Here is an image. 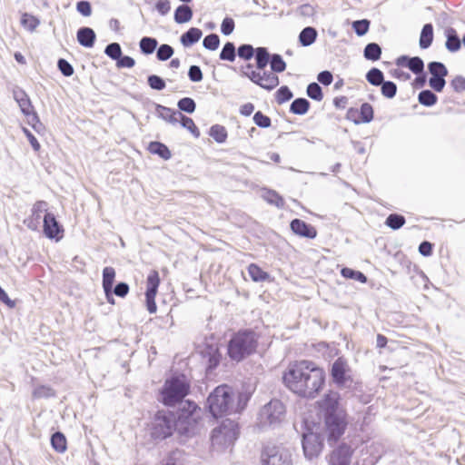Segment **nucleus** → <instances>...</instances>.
Returning <instances> with one entry per match:
<instances>
[{
  "label": "nucleus",
  "instance_id": "nucleus-1",
  "mask_svg": "<svg viewBox=\"0 0 465 465\" xmlns=\"http://www.w3.org/2000/svg\"><path fill=\"white\" fill-rule=\"evenodd\" d=\"M283 381L298 396L314 399L324 385L325 372L313 361H295L284 372Z\"/></svg>",
  "mask_w": 465,
  "mask_h": 465
},
{
  "label": "nucleus",
  "instance_id": "nucleus-30",
  "mask_svg": "<svg viewBox=\"0 0 465 465\" xmlns=\"http://www.w3.org/2000/svg\"><path fill=\"white\" fill-rule=\"evenodd\" d=\"M363 55L367 60L377 61L381 58V48L376 43H370L365 46Z\"/></svg>",
  "mask_w": 465,
  "mask_h": 465
},
{
  "label": "nucleus",
  "instance_id": "nucleus-24",
  "mask_svg": "<svg viewBox=\"0 0 465 465\" xmlns=\"http://www.w3.org/2000/svg\"><path fill=\"white\" fill-rule=\"evenodd\" d=\"M432 41H433V26L431 24H426L423 25L421 32H420V40H419L420 47L421 49H427L431 45Z\"/></svg>",
  "mask_w": 465,
  "mask_h": 465
},
{
  "label": "nucleus",
  "instance_id": "nucleus-27",
  "mask_svg": "<svg viewBox=\"0 0 465 465\" xmlns=\"http://www.w3.org/2000/svg\"><path fill=\"white\" fill-rule=\"evenodd\" d=\"M148 150L151 153L157 154L164 160H169L172 156L169 148L160 142H151Z\"/></svg>",
  "mask_w": 465,
  "mask_h": 465
},
{
  "label": "nucleus",
  "instance_id": "nucleus-14",
  "mask_svg": "<svg viewBox=\"0 0 465 465\" xmlns=\"http://www.w3.org/2000/svg\"><path fill=\"white\" fill-rule=\"evenodd\" d=\"M352 453L353 450L350 446L341 444L332 450L329 458V463L330 465H351Z\"/></svg>",
  "mask_w": 465,
  "mask_h": 465
},
{
  "label": "nucleus",
  "instance_id": "nucleus-25",
  "mask_svg": "<svg viewBox=\"0 0 465 465\" xmlns=\"http://www.w3.org/2000/svg\"><path fill=\"white\" fill-rule=\"evenodd\" d=\"M193 17V10L187 5H179L175 11L173 19L177 24H184L189 22Z\"/></svg>",
  "mask_w": 465,
  "mask_h": 465
},
{
  "label": "nucleus",
  "instance_id": "nucleus-51",
  "mask_svg": "<svg viewBox=\"0 0 465 465\" xmlns=\"http://www.w3.org/2000/svg\"><path fill=\"white\" fill-rule=\"evenodd\" d=\"M220 38L216 34H211L204 37L203 45L208 50L214 51L219 47Z\"/></svg>",
  "mask_w": 465,
  "mask_h": 465
},
{
  "label": "nucleus",
  "instance_id": "nucleus-59",
  "mask_svg": "<svg viewBox=\"0 0 465 465\" xmlns=\"http://www.w3.org/2000/svg\"><path fill=\"white\" fill-rule=\"evenodd\" d=\"M53 395V390L47 386H38L33 391L34 398H48Z\"/></svg>",
  "mask_w": 465,
  "mask_h": 465
},
{
  "label": "nucleus",
  "instance_id": "nucleus-39",
  "mask_svg": "<svg viewBox=\"0 0 465 465\" xmlns=\"http://www.w3.org/2000/svg\"><path fill=\"white\" fill-rule=\"evenodd\" d=\"M367 81L375 86H379L384 81L383 73L378 68H371L366 74Z\"/></svg>",
  "mask_w": 465,
  "mask_h": 465
},
{
  "label": "nucleus",
  "instance_id": "nucleus-40",
  "mask_svg": "<svg viewBox=\"0 0 465 465\" xmlns=\"http://www.w3.org/2000/svg\"><path fill=\"white\" fill-rule=\"evenodd\" d=\"M210 136L213 137L217 143H222L227 138L226 129L220 124L213 125L210 129Z\"/></svg>",
  "mask_w": 465,
  "mask_h": 465
},
{
  "label": "nucleus",
  "instance_id": "nucleus-11",
  "mask_svg": "<svg viewBox=\"0 0 465 465\" xmlns=\"http://www.w3.org/2000/svg\"><path fill=\"white\" fill-rule=\"evenodd\" d=\"M322 447V438L319 433L310 431L303 434L302 449L307 459L316 458L321 453Z\"/></svg>",
  "mask_w": 465,
  "mask_h": 465
},
{
  "label": "nucleus",
  "instance_id": "nucleus-2",
  "mask_svg": "<svg viewBox=\"0 0 465 465\" xmlns=\"http://www.w3.org/2000/svg\"><path fill=\"white\" fill-rule=\"evenodd\" d=\"M340 400L338 392L330 391L318 401L319 409L324 416L329 440L336 441L347 427V415Z\"/></svg>",
  "mask_w": 465,
  "mask_h": 465
},
{
  "label": "nucleus",
  "instance_id": "nucleus-61",
  "mask_svg": "<svg viewBox=\"0 0 465 465\" xmlns=\"http://www.w3.org/2000/svg\"><path fill=\"white\" fill-rule=\"evenodd\" d=\"M430 86L436 92H441L446 84L445 77H430Z\"/></svg>",
  "mask_w": 465,
  "mask_h": 465
},
{
  "label": "nucleus",
  "instance_id": "nucleus-55",
  "mask_svg": "<svg viewBox=\"0 0 465 465\" xmlns=\"http://www.w3.org/2000/svg\"><path fill=\"white\" fill-rule=\"evenodd\" d=\"M360 114L362 123H370L373 119L372 106L368 103L362 104L360 109Z\"/></svg>",
  "mask_w": 465,
  "mask_h": 465
},
{
  "label": "nucleus",
  "instance_id": "nucleus-42",
  "mask_svg": "<svg viewBox=\"0 0 465 465\" xmlns=\"http://www.w3.org/2000/svg\"><path fill=\"white\" fill-rule=\"evenodd\" d=\"M262 198L271 204L277 207H282L284 204L283 199L272 190H266L262 193Z\"/></svg>",
  "mask_w": 465,
  "mask_h": 465
},
{
  "label": "nucleus",
  "instance_id": "nucleus-8",
  "mask_svg": "<svg viewBox=\"0 0 465 465\" xmlns=\"http://www.w3.org/2000/svg\"><path fill=\"white\" fill-rule=\"evenodd\" d=\"M238 425L232 420H225L213 430L212 445L217 450H223L233 445L238 438Z\"/></svg>",
  "mask_w": 465,
  "mask_h": 465
},
{
  "label": "nucleus",
  "instance_id": "nucleus-16",
  "mask_svg": "<svg viewBox=\"0 0 465 465\" xmlns=\"http://www.w3.org/2000/svg\"><path fill=\"white\" fill-rule=\"evenodd\" d=\"M348 370V365L345 361L341 358L337 359L333 362L331 371L333 381L339 386L345 385L346 381L349 380V376L347 375Z\"/></svg>",
  "mask_w": 465,
  "mask_h": 465
},
{
  "label": "nucleus",
  "instance_id": "nucleus-57",
  "mask_svg": "<svg viewBox=\"0 0 465 465\" xmlns=\"http://www.w3.org/2000/svg\"><path fill=\"white\" fill-rule=\"evenodd\" d=\"M149 86L156 91H162L165 88V82L163 78L158 75L152 74L148 76L147 79Z\"/></svg>",
  "mask_w": 465,
  "mask_h": 465
},
{
  "label": "nucleus",
  "instance_id": "nucleus-13",
  "mask_svg": "<svg viewBox=\"0 0 465 465\" xmlns=\"http://www.w3.org/2000/svg\"><path fill=\"white\" fill-rule=\"evenodd\" d=\"M160 284V277L157 271H152L146 280L145 302L146 308L150 313H155L157 306L155 303V296Z\"/></svg>",
  "mask_w": 465,
  "mask_h": 465
},
{
  "label": "nucleus",
  "instance_id": "nucleus-20",
  "mask_svg": "<svg viewBox=\"0 0 465 465\" xmlns=\"http://www.w3.org/2000/svg\"><path fill=\"white\" fill-rule=\"evenodd\" d=\"M77 41L78 43L84 47L91 48L94 45V41L96 38L94 31L90 27H81L77 31Z\"/></svg>",
  "mask_w": 465,
  "mask_h": 465
},
{
  "label": "nucleus",
  "instance_id": "nucleus-26",
  "mask_svg": "<svg viewBox=\"0 0 465 465\" xmlns=\"http://www.w3.org/2000/svg\"><path fill=\"white\" fill-rule=\"evenodd\" d=\"M256 67L258 70L262 71L267 66L268 63L272 55L269 54L267 48L265 47H258L254 52Z\"/></svg>",
  "mask_w": 465,
  "mask_h": 465
},
{
  "label": "nucleus",
  "instance_id": "nucleus-15",
  "mask_svg": "<svg viewBox=\"0 0 465 465\" xmlns=\"http://www.w3.org/2000/svg\"><path fill=\"white\" fill-rule=\"evenodd\" d=\"M47 211L48 203L45 201H37L32 207L31 216L25 221L27 227L30 230H37L41 223L42 214L45 216V213H49Z\"/></svg>",
  "mask_w": 465,
  "mask_h": 465
},
{
  "label": "nucleus",
  "instance_id": "nucleus-22",
  "mask_svg": "<svg viewBox=\"0 0 465 465\" xmlns=\"http://www.w3.org/2000/svg\"><path fill=\"white\" fill-rule=\"evenodd\" d=\"M203 35L201 29L196 27L190 28L187 32L182 35L181 43L183 46L188 47L197 43Z\"/></svg>",
  "mask_w": 465,
  "mask_h": 465
},
{
  "label": "nucleus",
  "instance_id": "nucleus-4",
  "mask_svg": "<svg viewBox=\"0 0 465 465\" xmlns=\"http://www.w3.org/2000/svg\"><path fill=\"white\" fill-rule=\"evenodd\" d=\"M175 430L181 435L191 437L196 434L201 426V409L190 401H185L177 418L174 417Z\"/></svg>",
  "mask_w": 465,
  "mask_h": 465
},
{
  "label": "nucleus",
  "instance_id": "nucleus-60",
  "mask_svg": "<svg viewBox=\"0 0 465 465\" xmlns=\"http://www.w3.org/2000/svg\"><path fill=\"white\" fill-rule=\"evenodd\" d=\"M57 66L64 76H71L74 74L73 66L65 59L60 58Z\"/></svg>",
  "mask_w": 465,
  "mask_h": 465
},
{
  "label": "nucleus",
  "instance_id": "nucleus-47",
  "mask_svg": "<svg viewBox=\"0 0 465 465\" xmlns=\"http://www.w3.org/2000/svg\"><path fill=\"white\" fill-rule=\"evenodd\" d=\"M177 106L180 111L187 114H193L196 109V104L193 99L190 97H184L178 101Z\"/></svg>",
  "mask_w": 465,
  "mask_h": 465
},
{
  "label": "nucleus",
  "instance_id": "nucleus-41",
  "mask_svg": "<svg viewBox=\"0 0 465 465\" xmlns=\"http://www.w3.org/2000/svg\"><path fill=\"white\" fill-rule=\"evenodd\" d=\"M270 65L272 73H282L286 69V63L282 57L278 54H272L270 59Z\"/></svg>",
  "mask_w": 465,
  "mask_h": 465
},
{
  "label": "nucleus",
  "instance_id": "nucleus-3",
  "mask_svg": "<svg viewBox=\"0 0 465 465\" xmlns=\"http://www.w3.org/2000/svg\"><path fill=\"white\" fill-rule=\"evenodd\" d=\"M247 397L242 393H236L228 385L216 387L207 399V407L214 417L238 413L242 411L247 403Z\"/></svg>",
  "mask_w": 465,
  "mask_h": 465
},
{
  "label": "nucleus",
  "instance_id": "nucleus-63",
  "mask_svg": "<svg viewBox=\"0 0 465 465\" xmlns=\"http://www.w3.org/2000/svg\"><path fill=\"white\" fill-rule=\"evenodd\" d=\"M234 30V21L230 18L226 17L223 20L221 25V31L224 35H231Z\"/></svg>",
  "mask_w": 465,
  "mask_h": 465
},
{
  "label": "nucleus",
  "instance_id": "nucleus-19",
  "mask_svg": "<svg viewBox=\"0 0 465 465\" xmlns=\"http://www.w3.org/2000/svg\"><path fill=\"white\" fill-rule=\"evenodd\" d=\"M155 113L159 118L171 124H176L179 123V117L182 114L179 111H175L161 104H156Z\"/></svg>",
  "mask_w": 465,
  "mask_h": 465
},
{
  "label": "nucleus",
  "instance_id": "nucleus-6",
  "mask_svg": "<svg viewBox=\"0 0 465 465\" xmlns=\"http://www.w3.org/2000/svg\"><path fill=\"white\" fill-rule=\"evenodd\" d=\"M286 408L278 399L264 404L258 412L256 425L262 430L275 429L285 420Z\"/></svg>",
  "mask_w": 465,
  "mask_h": 465
},
{
  "label": "nucleus",
  "instance_id": "nucleus-48",
  "mask_svg": "<svg viewBox=\"0 0 465 465\" xmlns=\"http://www.w3.org/2000/svg\"><path fill=\"white\" fill-rule=\"evenodd\" d=\"M381 94L386 98L391 99L396 95L397 93V85L395 83L391 81H383L381 84Z\"/></svg>",
  "mask_w": 465,
  "mask_h": 465
},
{
  "label": "nucleus",
  "instance_id": "nucleus-21",
  "mask_svg": "<svg viewBox=\"0 0 465 465\" xmlns=\"http://www.w3.org/2000/svg\"><path fill=\"white\" fill-rule=\"evenodd\" d=\"M446 36L445 46L448 51L454 53L460 49L461 42L456 30L452 27H447L444 31Z\"/></svg>",
  "mask_w": 465,
  "mask_h": 465
},
{
  "label": "nucleus",
  "instance_id": "nucleus-58",
  "mask_svg": "<svg viewBox=\"0 0 465 465\" xmlns=\"http://www.w3.org/2000/svg\"><path fill=\"white\" fill-rule=\"evenodd\" d=\"M254 124L262 128H268L271 126V119L267 115L263 114L262 112L258 111L253 115Z\"/></svg>",
  "mask_w": 465,
  "mask_h": 465
},
{
  "label": "nucleus",
  "instance_id": "nucleus-49",
  "mask_svg": "<svg viewBox=\"0 0 465 465\" xmlns=\"http://www.w3.org/2000/svg\"><path fill=\"white\" fill-rule=\"evenodd\" d=\"M306 92L307 95L315 101H322L323 98L322 87L317 83L309 84Z\"/></svg>",
  "mask_w": 465,
  "mask_h": 465
},
{
  "label": "nucleus",
  "instance_id": "nucleus-34",
  "mask_svg": "<svg viewBox=\"0 0 465 465\" xmlns=\"http://www.w3.org/2000/svg\"><path fill=\"white\" fill-rule=\"evenodd\" d=\"M419 103L425 106H432L437 103V95L430 90H423L418 95Z\"/></svg>",
  "mask_w": 465,
  "mask_h": 465
},
{
  "label": "nucleus",
  "instance_id": "nucleus-29",
  "mask_svg": "<svg viewBox=\"0 0 465 465\" xmlns=\"http://www.w3.org/2000/svg\"><path fill=\"white\" fill-rule=\"evenodd\" d=\"M310 108V103L305 98H297L292 101L290 111L294 114L303 115Z\"/></svg>",
  "mask_w": 465,
  "mask_h": 465
},
{
  "label": "nucleus",
  "instance_id": "nucleus-31",
  "mask_svg": "<svg viewBox=\"0 0 465 465\" xmlns=\"http://www.w3.org/2000/svg\"><path fill=\"white\" fill-rule=\"evenodd\" d=\"M248 273L253 282H264L270 278V275L262 271L258 265L252 263L248 266Z\"/></svg>",
  "mask_w": 465,
  "mask_h": 465
},
{
  "label": "nucleus",
  "instance_id": "nucleus-18",
  "mask_svg": "<svg viewBox=\"0 0 465 465\" xmlns=\"http://www.w3.org/2000/svg\"><path fill=\"white\" fill-rule=\"evenodd\" d=\"M44 232L49 239H54L62 229L53 213H45L43 219Z\"/></svg>",
  "mask_w": 465,
  "mask_h": 465
},
{
  "label": "nucleus",
  "instance_id": "nucleus-9",
  "mask_svg": "<svg viewBox=\"0 0 465 465\" xmlns=\"http://www.w3.org/2000/svg\"><path fill=\"white\" fill-rule=\"evenodd\" d=\"M151 435L155 440H164L175 430L174 415L171 411H159L151 423Z\"/></svg>",
  "mask_w": 465,
  "mask_h": 465
},
{
  "label": "nucleus",
  "instance_id": "nucleus-17",
  "mask_svg": "<svg viewBox=\"0 0 465 465\" xmlns=\"http://www.w3.org/2000/svg\"><path fill=\"white\" fill-rule=\"evenodd\" d=\"M291 229L295 234L309 239H313L317 235L316 229L313 226L300 219H294L292 221Z\"/></svg>",
  "mask_w": 465,
  "mask_h": 465
},
{
  "label": "nucleus",
  "instance_id": "nucleus-32",
  "mask_svg": "<svg viewBox=\"0 0 465 465\" xmlns=\"http://www.w3.org/2000/svg\"><path fill=\"white\" fill-rule=\"evenodd\" d=\"M158 45L155 38L144 36L140 40L139 45L142 53L151 54L154 52Z\"/></svg>",
  "mask_w": 465,
  "mask_h": 465
},
{
  "label": "nucleus",
  "instance_id": "nucleus-28",
  "mask_svg": "<svg viewBox=\"0 0 465 465\" xmlns=\"http://www.w3.org/2000/svg\"><path fill=\"white\" fill-rule=\"evenodd\" d=\"M14 97L23 114H28L30 109H32V104L27 94L24 91L19 90L14 92Z\"/></svg>",
  "mask_w": 465,
  "mask_h": 465
},
{
  "label": "nucleus",
  "instance_id": "nucleus-54",
  "mask_svg": "<svg viewBox=\"0 0 465 465\" xmlns=\"http://www.w3.org/2000/svg\"><path fill=\"white\" fill-rule=\"evenodd\" d=\"M254 52L252 45L248 44L242 45L237 49L238 56L244 60H250L254 55Z\"/></svg>",
  "mask_w": 465,
  "mask_h": 465
},
{
  "label": "nucleus",
  "instance_id": "nucleus-53",
  "mask_svg": "<svg viewBox=\"0 0 465 465\" xmlns=\"http://www.w3.org/2000/svg\"><path fill=\"white\" fill-rule=\"evenodd\" d=\"M104 53L111 59L117 60L122 55V49L118 43H111L105 47Z\"/></svg>",
  "mask_w": 465,
  "mask_h": 465
},
{
  "label": "nucleus",
  "instance_id": "nucleus-43",
  "mask_svg": "<svg viewBox=\"0 0 465 465\" xmlns=\"http://www.w3.org/2000/svg\"><path fill=\"white\" fill-rule=\"evenodd\" d=\"M404 223H405L404 216H402L401 214H397V213L390 214L387 217L386 222H385V224L393 230L400 229L401 227H402L404 225Z\"/></svg>",
  "mask_w": 465,
  "mask_h": 465
},
{
  "label": "nucleus",
  "instance_id": "nucleus-10",
  "mask_svg": "<svg viewBox=\"0 0 465 465\" xmlns=\"http://www.w3.org/2000/svg\"><path fill=\"white\" fill-rule=\"evenodd\" d=\"M261 461L262 465H292L291 451L282 446H268L264 448Z\"/></svg>",
  "mask_w": 465,
  "mask_h": 465
},
{
  "label": "nucleus",
  "instance_id": "nucleus-46",
  "mask_svg": "<svg viewBox=\"0 0 465 465\" xmlns=\"http://www.w3.org/2000/svg\"><path fill=\"white\" fill-rule=\"evenodd\" d=\"M406 67H408L413 74H420L424 70V63L419 56H414L410 58L408 64H406Z\"/></svg>",
  "mask_w": 465,
  "mask_h": 465
},
{
  "label": "nucleus",
  "instance_id": "nucleus-23",
  "mask_svg": "<svg viewBox=\"0 0 465 465\" xmlns=\"http://www.w3.org/2000/svg\"><path fill=\"white\" fill-rule=\"evenodd\" d=\"M318 33L314 27L307 26L299 35V42L302 46L312 45L317 38Z\"/></svg>",
  "mask_w": 465,
  "mask_h": 465
},
{
  "label": "nucleus",
  "instance_id": "nucleus-33",
  "mask_svg": "<svg viewBox=\"0 0 465 465\" xmlns=\"http://www.w3.org/2000/svg\"><path fill=\"white\" fill-rule=\"evenodd\" d=\"M52 447L58 452L63 453L66 450V439L62 432H55L51 437Z\"/></svg>",
  "mask_w": 465,
  "mask_h": 465
},
{
  "label": "nucleus",
  "instance_id": "nucleus-56",
  "mask_svg": "<svg viewBox=\"0 0 465 465\" xmlns=\"http://www.w3.org/2000/svg\"><path fill=\"white\" fill-rule=\"evenodd\" d=\"M370 26V21L367 19L357 20L352 23V28L359 36L364 35Z\"/></svg>",
  "mask_w": 465,
  "mask_h": 465
},
{
  "label": "nucleus",
  "instance_id": "nucleus-36",
  "mask_svg": "<svg viewBox=\"0 0 465 465\" xmlns=\"http://www.w3.org/2000/svg\"><path fill=\"white\" fill-rule=\"evenodd\" d=\"M115 279V270L113 267H104L103 270V289H113Z\"/></svg>",
  "mask_w": 465,
  "mask_h": 465
},
{
  "label": "nucleus",
  "instance_id": "nucleus-45",
  "mask_svg": "<svg viewBox=\"0 0 465 465\" xmlns=\"http://www.w3.org/2000/svg\"><path fill=\"white\" fill-rule=\"evenodd\" d=\"M21 24L24 27H25L30 32L35 30V28L39 25L40 21L34 15L25 13L21 18Z\"/></svg>",
  "mask_w": 465,
  "mask_h": 465
},
{
  "label": "nucleus",
  "instance_id": "nucleus-62",
  "mask_svg": "<svg viewBox=\"0 0 465 465\" xmlns=\"http://www.w3.org/2000/svg\"><path fill=\"white\" fill-rule=\"evenodd\" d=\"M188 76L192 82H200L203 79V73L198 65H191L188 71Z\"/></svg>",
  "mask_w": 465,
  "mask_h": 465
},
{
  "label": "nucleus",
  "instance_id": "nucleus-50",
  "mask_svg": "<svg viewBox=\"0 0 465 465\" xmlns=\"http://www.w3.org/2000/svg\"><path fill=\"white\" fill-rule=\"evenodd\" d=\"M173 48L167 44L161 45L158 47L157 52H156L157 59L160 61H166L169 58H171L173 56Z\"/></svg>",
  "mask_w": 465,
  "mask_h": 465
},
{
  "label": "nucleus",
  "instance_id": "nucleus-38",
  "mask_svg": "<svg viewBox=\"0 0 465 465\" xmlns=\"http://www.w3.org/2000/svg\"><path fill=\"white\" fill-rule=\"evenodd\" d=\"M235 57H236V53H235L234 44L232 42H227L223 45V47L220 53V59L224 60V61L233 62L235 60Z\"/></svg>",
  "mask_w": 465,
  "mask_h": 465
},
{
  "label": "nucleus",
  "instance_id": "nucleus-44",
  "mask_svg": "<svg viewBox=\"0 0 465 465\" xmlns=\"http://www.w3.org/2000/svg\"><path fill=\"white\" fill-rule=\"evenodd\" d=\"M341 273L346 279H353L362 283L367 282V277L362 272L351 268H342Z\"/></svg>",
  "mask_w": 465,
  "mask_h": 465
},
{
  "label": "nucleus",
  "instance_id": "nucleus-12",
  "mask_svg": "<svg viewBox=\"0 0 465 465\" xmlns=\"http://www.w3.org/2000/svg\"><path fill=\"white\" fill-rule=\"evenodd\" d=\"M246 77L253 84L266 90H272L279 85V77L272 71H252L246 73Z\"/></svg>",
  "mask_w": 465,
  "mask_h": 465
},
{
  "label": "nucleus",
  "instance_id": "nucleus-64",
  "mask_svg": "<svg viewBox=\"0 0 465 465\" xmlns=\"http://www.w3.org/2000/svg\"><path fill=\"white\" fill-rule=\"evenodd\" d=\"M450 86L457 93L465 91V78L461 75H457L451 82Z\"/></svg>",
  "mask_w": 465,
  "mask_h": 465
},
{
  "label": "nucleus",
  "instance_id": "nucleus-37",
  "mask_svg": "<svg viewBox=\"0 0 465 465\" xmlns=\"http://www.w3.org/2000/svg\"><path fill=\"white\" fill-rule=\"evenodd\" d=\"M179 123L183 128L187 129L194 137L197 138L200 136L199 129L197 128L192 118L181 114L179 117Z\"/></svg>",
  "mask_w": 465,
  "mask_h": 465
},
{
  "label": "nucleus",
  "instance_id": "nucleus-35",
  "mask_svg": "<svg viewBox=\"0 0 465 465\" xmlns=\"http://www.w3.org/2000/svg\"><path fill=\"white\" fill-rule=\"evenodd\" d=\"M428 69L431 77H445L448 75L446 66L440 62H430L428 64Z\"/></svg>",
  "mask_w": 465,
  "mask_h": 465
},
{
  "label": "nucleus",
  "instance_id": "nucleus-52",
  "mask_svg": "<svg viewBox=\"0 0 465 465\" xmlns=\"http://www.w3.org/2000/svg\"><path fill=\"white\" fill-rule=\"evenodd\" d=\"M276 101L279 104H282L289 100H291L293 96L292 93L289 89L288 86H282L276 92Z\"/></svg>",
  "mask_w": 465,
  "mask_h": 465
},
{
  "label": "nucleus",
  "instance_id": "nucleus-5",
  "mask_svg": "<svg viewBox=\"0 0 465 465\" xmlns=\"http://www.w3.org/2000/svg\"><path fill=\"white\" fill-rule=\"evenodd\" d=\"M257 347L256 333L250 330L233 334L228 344V354L233 361H240L252 354Z\"/></svg>",
  "mask_w": 465,
  "mask_h": 465
},
{
  "label": "nucleus",
  "instance_id": "nucleus-7",
  "mask_svg": "<svg viewBox=\"0 0 465 465\" xmlns=\"http://www.w3.org/2000/svg\"><path fill=\"white\" fill-rule=\"evenodd\" d=\"M189 391L190 383L184 375L173 376L163 386L162 401L166 406H174L183 401Z\"/></svg>",
  "mask_w": 465,
  "mask_h": 465
}]
</instances>
